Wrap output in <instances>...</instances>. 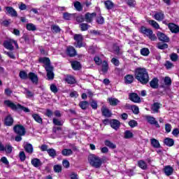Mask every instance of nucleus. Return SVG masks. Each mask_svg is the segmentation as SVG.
<instances>
[{
	"label": "nucleus",
	"instance_id": "nucleus-1",
	"mask_svg": "<svg viewBox=\"0 0 179 179\" xmlns=\"http://www.w3.org/2000/svg\"><path fill=\"white\" fill-rule=\"evenodd\" d=\"M136 79L141 83V85H148L149 83V73L144 68H138L136 69Z\"/></svg>",
	"mask_w": 179,
	"mask_h": 179
},
{
	"label": "nucleus",
	"instance_id": "nucleus-2",
	"mask_svg": "<svg viewBox=\"0 0 179 179\" xmlns=\"http://www.w3.org/2000/svg\"><path fill=\"white\" fill-rule=\"evenodd\" d=\"M88 160L92 167H94V169H100L101 167V164L106 162V157L101 158L100 157L92 155L88 157Z\"/></svg>",
	"mask_w": 179,
	"mask_h": 179
},
{
	"label": "nucleus",
	"instance_id": "nucleus-3",
	"mask_svg": "<svg viewBox=\"0 0 179 179\" xmlns=\"http://www.w3.org/2000/svg\"><path fill=\"white\" fill-rule=\"evenodd\" d=\"M4 104L7 106V107L11 108V110H20V111H24V113H30V109H29V108H26L20 103L16 105L9 100L5 101Z\"/></svg>",
	"mask_w": 179,
	"mask_h": 179
},
{
	"label": "nucleus",
	"instance_id": "nucleus-4",
	"mask_svg": "<svg viewBox=\"0 0 179 179\" xmlns=\"http://www.w3.org/2000/svg\"><path fill=\"white\" fill-rule=\"evenodd\" d=\"M141 33L145 34L151 41H156L157 40V37L156 34H153V31L150 29H148L145 27H141L140 29Z\"/></svg>",
	"mask_w": 179,
	"mask_h": 179
},
{
	"label": "nucleus",
	"instance_id": "nucleus-5",
	"mask_svg": "<svg viewBox=\"0 0 179 179\" xmlns=\"http://www.w3.org/2000/svg\"><path fill=\"white\" fill-rule=\"evenodd\" d=\"M13 44L15 46V48L19 49V45L17 44V41L13 39H6L3 43L4 48H6V50H9L10 51H13V50H15Z\"/></svg>",
	"mask_w": 179,
	"mask_h": 179
},
{
	"label": "nucleus",
	"instance_id": "nucleus-6",
	"mask_svg": "<svg viewBox=\"0 0 179 179\" xmlns=\"http://www.w3.org/2000/svg\"><path fill=\"white\" fill-rule=\"evenodd\" d=\"M74 40L77 43L76 45L77 48H82V47H85V45H83V36L81 34H76L74 36Z\"/></svg>",
	"mask_w": 179,
	"mask_h": 179
},
{
	"label": "nucleus",
	"instance_id": "nucleus-7",
	"mask_svg": "<svg viewBox=\"0 0 179 179\" xmlns=\"http://www.w3.org/2000/svg\"><path fill=\"white\" fill-rule=\"evenodd\" d=\"M13 129L17 135H20V136H24V135H26V130L22 125H16L14 127Z\"/></svg>",
	"mask_w": 179,
	"mask_h": 179
},
{
	"label": "nucleus",
	"instance_id": "nucleus-8",
	"mask_svg": "<svg viewBox=\"0 0 179 179\" xmlns=\"http://www.w3.org/2000/svg\"><path fill=\"white\" fill-rule=\"evenodd\" d=\"M157 37L159 41H162L163 43H169L170 41V38L167 36L164 33L161 31L157 32Z\"/></svg>",
	"mask_w": 179,
	"mask_h": 179
},
{
	"label": "nucleus",
	"instance_id": "nucleus-9",
	"mask_svg": "<svg viewBox=\"0 0 179 179\" xmlns=\"http://www.w3.org/2000/svg\"><path fill=\"white\" fill-rule=\"evenodd\" d=\"M45 71L47 72V78L48 80H54V67H45Z\"/></svg>",
	"mask_w": 179,
	"mask_h": 179
},
{
	"label": "nucleus",
	"instance_id": "nucleus-10",
	"mask_svg": "<svg viewBox=\"0 0 179 179\" xmlns=\"http://www.w3.org/2000/svg\"><path fill=\"white\" fill-rule=\"evenodd\" d=\"M6 13L7 15H10L12 17H17V12H16L15 9L11 6L6 7Z\"/></svg>",
	"mask_w": 179,
	"mask_h": 179
},
{
	"label": "nucleus",
	"instance_id": "nucleus-11",
	"mask_svg": "<svg viewBox=\"0 0 179 179\" xmlns=\"http://www.w3.org/2000/svg\"><path fill=\"white\" fill-rule=\"evenodd\" d=\"M146 120L149 124L151 125H155L157 128H160V125L159 124V122L156 121V118L152 117V116H146Z\"/></svg>",
	"mask_w": 179,
	"mask_h": 179
},
{
	"label": "nucleus",
	"instance_id": "nucleus-12",
	"mask_svg": "<svg viewBox=\"0 0 179 179\" xmlns=\"http://www.w3.org/2000/svg\"><path fill=\"white\" fill-rule=\"evenodd\" d=\"M129 99L134 103H141V97L136 93L129 94Z\"/></svg>",
	"mask_w": 179,
	"mask_h": 179
},
{
	"label": "nucleus",
	"instance_id": "nucleus-13",
	"mask_svg": "<svg viewBox=\"0 0 179 179\" xmlns=\"http://www.w3.org/2000/svg\"><path fill=\"white\" fill-rule=\"evenodd\" d=\"M39 62H41L42 64H44L45 65V69L47 68V66L49 68H52L51 62L50 61V58L48 57H41L39 58Z\"/></svg>",
	"mask_w": 179,
	"mask_h": 179
},
{
	"label": "nucleus",
	"instance_id": "nucleus-14",
	"mask_svg": "<svg viewBox=\"0 0 179 179\" xmlns=\"http://www.w3.org/2000/svg\"><path fill=\"white\" fill-rule=\"evenodd\" d=\"M94 16H96L95 13H86L85 15V22H87V23H92V22H93V17H94Z\"/></svg>",
	"mask_w": 179,
	"mask_h": 179
},
{
	"label": "nucleus",
	"instance_id": "nucleus-15",
	"mask_svg": "<svg viewBox=\"0 0 179 179\" xmlns=\"http://www.w3.org/2000/svg\"><path fill=\"white\" fill-rule=\"evenodd\" d=\"M66 54L67 55H69L71 57H76V50H75V48L72 46H69L66 49Z\"/></svg>",
	"mask_w": 179,
	"mask_h": 179
},
{
	"label": "nucleus",
	"instance_id": "nucleus-16",
	"mask_svg": "<svg viewBox=\"0 0 179 179\" xmlns=\"http://www.w3.org/2000/svg\"><path fill=\"white\" fill-rule=\"evenodd\" d=\"M28 76L32 83H34L35 85H37V83H38V77L37 76V75H36V73H29Z\"/></svg>",
	"mask_w": 179,
	"mask_h": 179
},
{
	"label": "nucleus",
	"instance_id": "nucleus-17",
	"mask_svg": "<svg viewBox=\"0 0 179 179\" xmlns=\"http://www.w3.org/2000/svg\"><path fill=\"white\" fill-rule=\"evenodd\" d=\"M154 19L157 20V22H162L164 20V13L163 12H157L154 15Z\"/></svg>",
	"mask_w": 179,
	"mask_h": 179
},
{
	"label": "nucleus",
	"instance_id": "nucleus-18",
	"mask_svg": "<svg viewBox=\"0 0 179 179\" xmlns=\"http://www.w3.org/2000/svg\"><path fill=\"white\" fill-rule=\"evenodd\" d=\"M168 27L171 31V33H175V34L179 33V27L178 25H176L173 23H171L169 24Z\"/></svg>",
	"mask_w": 179,
	"mask_h": 179
},
{
	"label": "nucleus",
	"instance_id": "nucleus-19",
	"mask_svg": "<svg viewBox=\"0 0 179 179\" xmlns=\"http://www.w3.org/2000/svg\"><path fill=\"white\" fill-rule=\"evenodd\" d=\"M150 86L152 89H157L159 87V79H157V78H154L150 82Z\"/></svg>",
	"mask_w": 179,
	"mask_h": 179
},
{
	"label": "nucleus",
	"instance_id": "nucleus-20",
	"mask_svg": "<svg viewBox=\"0 0 179 179\" xmlns=\"http://www.w3.org/2000/svg\"><path fill=\"white\" fill-rule=\"evenodd\" d=\"M101 113L103 117H106L107 118H110V117H111V111L104 106L101 108Z\"/></svg>",
	"mask_w": 179,
	"mask_h": 179
},
{
	"label": "nucleus",
	"instance_id": "nucleus-21",
	"mask_svg": "<svg viewBox=\"0 0 179 179\" xmlns=\"http://www.w3.org/2000/svg\"><path fill=\"white\" fill-rule=\"evenodd\" d=\"M164 173L166 174V176H171V174H173L174 169H173V167L170 166H166L164 168Z\"/></svg>",
	"mask_w": 179,
	"mask_h": 179
},
{
	"label": "nucleus",
	"instance_id": "nucleus-22",
	"mask_svg": "<svg viewBox=\"0 0 179 179\" xmlns=\"http://www.w3.org/2000/svg\"><path fill=\"white\" fill-rule=\"evenodd\" d=\"M110 124V127L113 128V129L117 130L118 129V128H120V121L117 120H112Z\"/></svg>",
	"mask_w": 179,
	"mask_h": 179
},
{
	"label": "nucleus",
	"instance_id": "nucleus-23",
	"mask_svg": "<svg viewBox=\"0 0 179 179\" xmlns=\"http://www.w3.org/2000/svg\"><path fill=\"white\" fill-rule=\"evenodd\" d=\"M108 101L109 102V104L110 106H117V104L120 103V100H118V99L117 98H108Z\"/></svg>",
	"mask_w": 179,
	"mask_h": 179
},
{
	"label": "nucleus",
	"instance_id": "nucleus-24",
	"mask_svg": "<svg viewBox=\"0 0 179 179\" xmlns=\"http://www.w3.org/2000/svg\"><path fill=\"white\" fill-rule=\"evenodd\" d=\"M124 82L127 85H131L134 82V76L127 75L124 76Z\"/></svg>",
	"mask_w": 179,
	"mask_h": 179
},
{
	"label": "nucleus",
	"instance_id": "nucleus-25",
	"mask_svg": "<svg viewBox=\"0 0 179 179\" xmlns=\"http://www.w3.org/2000/svg\"><path fill=\"white\" fill-rule=\"evenodd\" d=\"M105 7L108 9V10H111L113 8H114V3L110 0H107L104 1Z\"/></svg>",
	"mask_w": 179,
	"mask_h": 179
},
{
	"label": "nucleus",
	"instance_id": "nucleus-26",
	"mask_svg": "<svg viewBox=\"0 0 179 179\" xmlns=\"http://www.w3.org/2000/svg\"><path fill=\"white\" fill-rule=\"evenodd\" d=\"M13 118H12V116L8 115L5 119V125L7 127H10V125H13Z\"/></svg>",
	"mask_w": 179,
	"mask_h": 179
},
{
	"label": "nucleus",
	"instance_id": "nucleus-27",
	"mask_svg": "<svg viewBox=\"0 0 179 179\" xmlns=\"http://www.w3.org/2000/svg\"><path fill=\"white\" fill-rule=\"evenodd\" d=\"M24 150L27 153H29V155H31L33 153V145L30 143H27L24 146Z\"/></svg>",
	"mask_w": 179,
	"mask_h": 179
},
{
	"label": "nucleus",
	"instance_id": "nucleus-28",
	"mask_svg": "<svg viewBox=\"0 0 179 179\" xmlns=\"http://www.w3.org/2000/svg\"><path fill=\"white\" fill-rule=\"evenodd\" d=\"M164 143L166 145V146L171 147L174 145V140L170 138H166L164 140Z\"/></svg>",
	"mask_w": 179,
	"mask_h": 179
},
{
	"label": "nucleus",
	"instance_id": "nucleus-29",
	"mask_svg": "<svg viewBox=\"0 0 179 179\" xmlns=\"http://www.w3.org/2000/svg\"><path fill=\"white\" fill-rule=\"evenodd\" d=\"M31 163L34 167H40L41 165V161L39 159L34 158L31 161Z\"/></svg>",
	"mask_w": 179,
	"mask_h": 179
},
{
	"label": "nucleus",
	"instance_id": "nucleus-30",
	"mask_svg": "<svg viewBox=\"0 0 179 179\" xmlns=\"http://www.w3.org/2000/svg\"><path fill=\"white\" fill-rule=\"evenodd\" d=\"M71 66L74 71H79L80 69V63L78 61H73L71 62Z\"/></svg>",
	"mask_w": 179,
	"mask_h": 179
},
{
	"label": "nucleus",
	"instance_id": "nucleus-31",
	"mask_svg": "<svg viewBox=\"0 0 179 179\" xmlns=\"http://www.w3.org/2000/svg\"><path fill=\"white\" fill-rule=\"evenodd\" d=\"M101 71L103 72V73H107V72H108V63H107V62L106 61H103L102 62Z\"/></svg>",
	"mask_w": 179,
	"mask_h": 179
},
{
	"label": "nucleus",
	"instance_id": "nucleus-32",
	"mask_svg": "<svg viewBox=\"0 0 179 179\" xmlns=\"http://www.w3.org/2000/svg\"><path fill=\"white\" fill-rule=\"evenodd\" d=\"M150 142L153 148H155L157 149H159V148H160V143H159V141L156 140L155 138H152L150 140Z\"/></svg>",
	"mask_w": 179,
	"mask_h": 179
},
{
	"label": "nucleus",
	"instance_id": "nucleus-33",
	"mask_svg": "<svg viewBox=\"0 0 179 179\" xmlns=\"http://www.w3.org/2000/svg\"><path fill=\"white\" fill-rule=\"evenodd\" d=\"M49 156L55 159L57 157V151L54 148H50L47 150Z\"/></svg>",
	"mask_w": 179,
	"mask_h": 179
},
{
	"label": "nucleus",
	"instance_id": "nucleus-34",
	"mask_svg": "<svg viewBox=\"0 0 179 179\" xmlns=\"http://www.w3.org/2000/svg\"><path fill=\"white\" fill-rule=\"evenodd\" d=\"M148 23H149V24L152 26L154 27V29H156L157 30H159V29H160V25H159V23H157V22H156L153 20H149Z\"/></svg>",
	"mask_w": 179,
	"mask_h": 179
},
{
	"label": "nucleus",
	"instance_id": "nucleus-35",
	"mask_svg": "<svg viewBox=\"0 0 179 179\" xmlns=\"http://www.w3.org/2000/svg\"><path fill=\"white\" fill-rule=\"evenodd\" d=\"M138 164L140 169H142V170H146L148 169V164H146V162H145L143 160L138 161Z\"/></svg>",
	"mask_w": 179,
	"mask_h": 179
},
{
	"label": "nucleus",
	"instance_id": "nucleus-36",
	"mask_svg": "<svg viewBox=\"0 0 179 179\" xmlns=\"http://www.w3.org/2000/svg\"><path fill=\"white\" fill-rule=\"evenodd\" d=\"M79 106L82 110H86L89 107V102L87 101H83L79 103Z\"/></svg>",
	"mask_w": 179,
	"mask_h": 179
},
{
	"label": "nucleus",
	"instance_id": "nucleus-37",
	"mask_svg": "<svg viewBox=\"0 0 179 179\" xmlns=\"http://www.w3.org/2000/svg\"><path fill=\"white\" fill-rule=\"evenodd\" d=\"M32 118H34V120L36 122H38V124H43V119L38 114H33L32 115Z\"/></svg>",
	"mask_w": 179,
	"mask_h": 179
},
{
	"label": "nucleus",
	"instance_id": "nucleus-38",
	"mask_svg": "<svg viewBox=\"0 0 179 179\" xmlns=\"http://www.w3.org/2000/svg\"><path fill=\"white\" fill-rule=\"evenodd\" d=\"M4 150L6 151V153L8 155H10L12 153V151L13 150V147L10 145V144H7L6 146H4Z\"/></svg>",
	"mask_w": 179,
	"mask_h": 179
},
{
	"label": "nucleus",
	"instance_id": "nucleus-39",
	"mask_svg": "<svg viewBox=\"0 0 179 179\" xmlns=\"http://www.w3.org/2000/svg\"><path fill=\"white\" fill-rule=\"evenodd\" d=\"M27 30H29V31H36V30H37V27H36V25L34 24L29 23L27 24Z\"/></svg>",
	"mask_w": 179,
	"mask_h": 179
},
{
	"label": "nucleus",
	"instance_id": "nucleus-40",
	"mask_svg": "<svg viewBox=\"0 0 179 179\" xmlns=\"http://www.w3.org/2000/svg\"><path fill=\"white\" fill-rule=\"evenodd\" d=\"M24 94H26V96L27 99H30L34 96V93L32 92L31 91L27 90V88H24Z\"/></svg>",
	"mask_w": 179,
	"mask_h": 179
},
{
	"label": "nucleus",
	"instance_id": "nucleus-41",
	"mask_svg": "<svg viewBox=\"0 0 179 179\" xmlns=\"http://www.w3.org/2000/svg\"><path fill=\"white\" fill-rule=\"evenodd\" d=\"M66 81L69 85H73V84L76 83V80H75V78H73L71 76L66 77Z\"/></svg>",
	"mask_w": 179,
	"mask_h": 179
},
{
	"label": "nucleus",
	"instance_id": "nucleus-42",
	"mask_svg": "<svg viewBox=\"0 0 179 179\" xmlns=\"http://www.w3.org/2000/svg\"><path fill=\"white\" fill-rule=\"evenodd\" d=\"M105 145L106 146H108V148H110V149H115V148H117V145H115V144H114L113 143L108 140L105 141Z\"/></svg>",
	"mask_w": 179,
	"mask_h": 179
},
{
	"label": "nucleus",
	"instance_id": "nucleus-43",
	"mask_svg": "<svg viewBox=\"0 0 179 179\" xmlns=\"http://www.w3.org/2000/svg\"><path fill=\"white\" fill-rule=\"evenodd\" d=\"M159 108H160V103H155L152 106V113H159Z\"/></svg>",
	"mask_w": 179,
	"mask_h": 179
},
{
	"label": "nucleus",
	"instance_id": "nucleus-44",
	"mask_svg": "<svg viewBox=\"0 0 179 179\" xmlns=\"http://www.w3.org/2000/svg\"><path fill=\"white\" fill-rule=\"evenodd\" d=\"M133 137L134 134L131 131L127 130L124 131V139H131Z\"/></svg>",
	"mask_w": 179,
	"mask_h": 179
},
{
	"label": "nucleus",
	"instance_id": "nucleus-45",
	"mask_svg": "<svg viewBox=\"0 0 179 179\" xmlns=\"http://www.w3.org/2000/svg\"><path fill=\"white\" fill-rule=\"evenodd\" d=\"M73 153V152H72V150L71 149H64L62 151V155H63V156H71Z\"/></svg>",
	"mask_w": 179,
	"mask_h": 179
},
{
	"label": "nucleus",
	"instance_id": "nucleus-46",
	"mask_svg": "<svg viewBox=\"0 0 179 179\" xmlns=\"http://www.w3.org/2000/svg\"><path fill=\"white\" fill-rule=\"evenodd\" d=\"M141 55H143V57H148L149 54H150V51L147 48H143L141 50Z\"/></svg>",
	"mask_w": 179,
	"mask_h": 179
},
{
	"label": "nucleus",
	"instance_id": "nucleus-47",
	"mask_svg": "<svg viewBox=\"0 0 179 179\" xmlns=\"http://www.w3.org/2000/svg\"><path fill=\"white\" fill-rule=\"evenodd\" d=\"M157 47L159 50H166V48H169V45H167V43H157Z\"/></svg>",
	"mask_w": 179,
	"mask_h": 179
},
{
	"label": "nucleus",
	"instance_id": "nucleus-48",
	"mask_svg": "<svg viewBox=\"0 0 179 179\" xmlns=\"http://www.w3.org/2000/svg\"><path fill=\"white\" fill-rule=\"evenodd\" d=\"M63 17L65 20H71L73 17V14H71L69 13H64L63 14Z\"/></svg>",
	"mask_w": 179,
	"mask_h": 179
},
{
	"label": "nucleus",
	"instance_id": "nucleus-49",
	"mask_svg": "<svg viewBox=\"0 0 179 179\" xmlns=\"http://www.w3.org/2000/svg\"><path fill=\"white\" fill-rule=\"evenodd\" d=\"M53 124L55 125H57L58 127H62V125L64 124V122H62V120H60L59 119H57V118H53Z\"/></svg>",
	"mask_w": 179,
	"mask_h": 179
},
{
	"label": "nucleus",
	"instance_id": "nucleus-50",
	"mask_svg": "<svg viewBox=\"0 0 179 179\" xmlns=\"http://www.w3.org/2000/svg\"><path fill=\"white\" fill-rule=\"evenodd\" d=\"M113 51L116 55H121L122 52L120 50V46L115 45H113Z\"/></svg>",
	"mask_w": 179,
	"mask_h": 179
},
{
	"label": "nucleus",
	"instance_id": "nucleus-51",
	"mask_svg": "<svg viewBox=\"0 0 179 179\" xmlns=\"http://www.w3.org/2000/svg\"><path fill=\"white\" fill-rule=\"evenodd\" d=\"M170 59L173 62H177V61H178V55H177V53H172L170 55Z\"/></svg>",
	"mask_w": 179,
	"mask_h": 179
},
{
	"label": "nucleus",
	"instance_id": "nucleus-52",
	"mask_svg": "<svg viewBox=\"0 0 179 179\" xmlns=\"http://www.w3.org/2000/svg\"><path fill=\"white\" fill-rule=\"evenodd\" d=\"M53 170L55 173H61L62 171V166L61 165H55Z\"/></svg>",
	"mask_w": 179,
	"mask_h": 179
},
{
	"label": "nucleus",
	"instance_id": "nucleus-53",
	"mask_svg": "<svg viewBox=\"0 0 179 179\" xmlns=\"http://www.w3.org/2000/svg\"><path fill=\"white\" fill-rule=\"evenodd\" d=\"M80 27L82 30V31H86L89 29V25L86 23H81L80 24Z\"/></svg>",
	"mask_w": 179,
	"mask_h": 179
},
{
	"label": "nucleus",
	"instance_id": "nucleus-54",
	"mask_svg": "<svg viewBox=\"0 0 179 179\" xmlns=\"http://www.w3.org/2000/svg\"><path fill=\"white\" fill-rule=\"evenodd\" d=\"M74 7L76 8V9L77 10H78V12H80V10H82V5L80 4V2H79V1H76L74 3Z\"/></svg>",
	"mask_w": 179,
	"mask_h": 179
},
{
	"label": "nucleus",
	"instance_id": "nucleus-55",
	"mask_svg": "<svg viewBox=\"0 0 179 179\" xmlns=\"http://www.w3.org/2000/svg\"><path fill=\"white\" fill-rule=\"evenodd\" d=\"M127 3L130 8H134L136 5V1L134 0H127Z\"/></svg>",
	"mask_w": 179,
	"mask_h": 179
},
{
	"label": "nucleus",
	"instance_id": "nucleus-56",
	"mask_svg": "<svg viewBox=\"0 0 179 179\" xmlns=\"http://www.w3.org/2000/svg\"><path fill=\"white\" fill-rule=\"evenodd\" d=\"M52 30L55 31V33H59L61 31V28L58 25L52 26Z\"/></svg>",
	"mask_w": 179,
	"mask_h": 179
},
{
	"label": "nucleus",
	"instance_id": "nucleus-57",
	"mask_svg": "<svg viewBox=\"0 0 179 179\" xmlns=\"http://www.w3.org/2000/svg\"><path fill=\"white\" fill-rule=\"evenodd\" d=\"M50 90L52 92V93H58V88L55 86V85L52 84L50 85Z\"/></svg>",
	"mask_w": 179,
	"mask_h": 179
},
{
	"label": "nucleus",
	"instance_id": "nucleus-58",
	"mask_svg": "<svg viewBox=\"0 0 179 179\" xmlns=\"http://www.w3.org/2000/svg\"><path fill=\"white\" fill-rule=\"evenodd\" d=\"M165 66H166V69H171V68H173V66H174V64H173V63H171V62L166 61L165 63Z\"/></svg>",
	"mask_w": 179,
	"mask_h": 179
},
{
	"label": "nucleus",
	"instance_id": "nucleus-59",
	"mask_svg": "<svg viewBox=\"0 0 179 179\" xmlns=\"http://www.w3.org/2000/svg\"><path fill=\"white\" fill-rule=\"evenodd\" d=\"M129 125L131 128H135L138 125V122L136 120H131L129 122Z\"/></svg>",
	"mask_w": 179,
	"mask_h": 179
},
{
	"label": "nucleus",
	"instance_id": "nucleus-60",
	"mask_svg": "<svg viewBox=\"0 0 179 179\" xmlns=\"http://www.w3.org/2000/svg\"><path fill=\"white\" fill-rule=\"evenodd\" d=\"M131 110L134 114H136V115L139 114V108L138 106H131Z\"/></svg>",
	"mask_w": 179,
	"mask_h": 179
},
{
	"label": "nucleus",
	"instance_id": "nucleus-61",
	"mask_svg": "<svg viewBox=\"0 0 179 179\" xmlns=\"http://www.w3.org/2000/svg\"><path fill=\"white\" fill-rule=\"evenodd\" d=\"M164 83L166 86H170L171 85V78L169 77H166L164 79Z\"/></svg>",
	"mask_w": 179,
	"mask_h": 179
},
{
	"label": "nucleus",
	"instance_id": "nucleus-62",
	"mask_svg": "<svg viewBox=\"0 0 179 179\" xmlns=\"http://www.w3.org/2000/svg\"><path fill=\"white\" fill-rule=\"evenodd\" d=\"M76 21L78 23H83L85 22V17L83 15H79L76 17Z\"/></svg>",
	"mask_w": 179,
	"mask_h": 179
},
{
	"label": "nucleus",
	"instance_id": "nucleus-63",
	"mask_svg": "<svg viewBox=\"0 0 179 179\" xmlns=\"http://www.w3.org/2000/svg\"><path fill=\"white\" fill-rule=\"evenodd\" d=\"M19 76L21 79H27V73L24 71H20Z\"/></svg>",
	"mask_w": 179,
	"mask_h": 179
},
{
	"label": "nucleus",
	"instance_id": "nucleus-64",
	"mask_svg": "<svg viewBox=\"0 0 179 179\" xmlns=\"http://www.w3.org/2000/svg\"><path fill=\"white\" fill-rule=\"evenodd\" d=\"M96 22L97 23H99V24H103V23H104V17L100 15L99 17H97Z\"/></svg>",
	"mask_w": 179,
	"mask_h": 179
}]
</instances>
